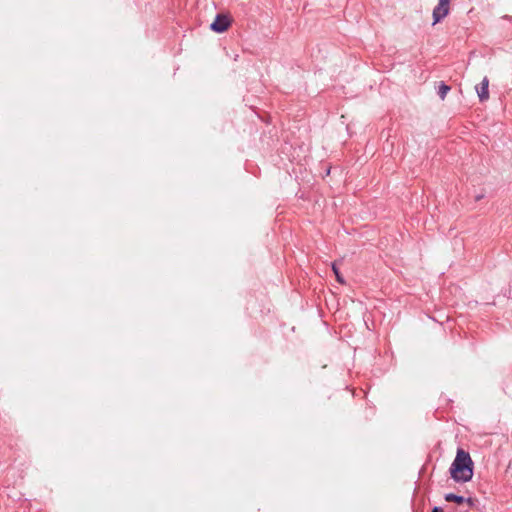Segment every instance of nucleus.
<instances>
[{"label":"nucleus","mask_w":512,"mask_h":512,"mask_svg":"<svg viewBox=\"0 0 512 512\" xmlns=\"http://www.w3.org/2000/svg\"><path fill=\"white\" fill-rule=\"evenodd\" d=\"M451 477L456 482H467L473 476V462L469 453L458 449L456 457L450 467Z\"/></svg>","instance_id":"1"},{"label":"nucleus","mask_w":512,"mask_h":512,"mask_svg":"<svg viewBox=\"0 0 512 512\" xmlns=\"http://www.w3.org/2000/svg\"><path fill=\"white\" fill-rule=\"evenodd\" d=\"M450 0H439L437 6L433 9V25L444 19L449 13Z\"/></svg>","instance_id":"2"},{"label":"nucleus","mask_w":512,"mask_h":512,"mask_svg":"<svg viewBox=\"0 0 512 512\" xmlns=\"http://www.w3.org/2000/svg\"><path fill=\"white\" fill-rule=\"evenodd\" d=\"M230 25L231 20L227 15L218 14L215 20L211 23L210 28L217 33H223L230 27Z\"/></svg>","instance_id":"3"},{"label":"nucleus","mask_w":512,"mask_h":512,"mask_svg":"<svg viewBox=\"0 0 512 512\" xmlns=\"http://www.w3.org/2000/svg\"><path fill=\"white\" fill-rule=\"evenodd\" d=\"M489 80L487 77H484L481 83L476 87V91L481 102L487 101L489 99Z\"/></svg>","instance_id":"4"},{"label":"nucleus","mask_w":512,"mask_h":512,"mask_svg":"<svg viewBox=\"0 0 512 512\" xmlns=\"http://www.w3.org/2000/svg\"><path fill=\"white\" fill-rule=\"evenodd\" d=\"M445 500L447 502H455L457 504H463V503H467L469 506H472L474 501L472 498H464L462 496H458L456 494H453V493H448L445 495Z\"/></svg>","instance_id":"5"},{"label":"nucleus","mask_w":512,"mask_h":512,"mask_svg":"<svg viewBox=\"0 0 512 512\" xmlns=\"http://www.w3.org/2000/svg\"><path fill=\"white\" fill-rule=\"evenodd\" d=\"M450 91V87L444 83H441L438 87V95L443 100L447 93Z\"/></svg>","instance_id":"6"},{"label":"nucleus","mask_w":512,"mask_h":512,"mask_svg":"<svg viewBox=\"0 0 512 512\" xmlns=\"http://www.w3.org/2000/svg\"><path fill=\"white\" fill-rule=\"evenodd\" d=\"M332 270H333V272H334V274H335V276H336L337 281H338L339 283H341V284H344V283H345V281H344V278L342 277V275H341V274H340V272H339V269H338V267H337V262H334V263L332 264Z\"/></svg>","instance_id":"7"},{"label":"nucleus","mask_w":512,"mask_h":512,"mask_svg":"<svg viewBox=\"0 0 512 512\" xmlns=\"http://www.w3.org/2000/svg\"><path fill=\"white\" fill-rule=\"evenodd\" d=\"M432 512H443V510L440 507H434Z\"/></svg>","instance_id":"8"}]
</instances>
